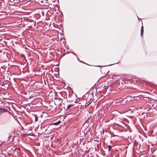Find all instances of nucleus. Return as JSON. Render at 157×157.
<instances>
[{
	"label": "nucleus",
	"mask_w": 157,
	"mask_h": 157,
	"mask_svg": "<svg viewBox=\"0 0 157 157\" xmlns=\"http://www.w3.org/2000/svg\"><path fill=\"white\" fill-rule=\"evenodd\" d=\"M6 112H8L10 113V112L8 111L6 109L1 107L0 108V116L3 113Z\"/></svg>",
	"instance_id": "obj_1"
},
{
	"label": "nucleus",
	"mask_w": 157,
	"mask_h": 157,
	"mask_svg": "<svg viewBox=\"0 0 157 157\" xmlns=\"http://www.w3.org/2000/svg\"><path fill=\"white\" fill-rule=\"evenodd\" d=\"M132 112L136 111V110H138V109L137 108V107L135 106H131L130 107L129 109Z\"/></svg>",
	"instance_id": "obj_2"
},
{
	"label": "nucleus",
	"mask_w": 157,
	"mask_h": 157,
	"mask_svg": "<svg viewBox=\"0 0 157 157\" xmlns=\"http://www.w3.org/2000/svg\"><path fill=\"white\" fill-rule=\"evenodd\" d=\"M9 4L10 5H13V4L14 3V2L15 0H8Z\"/></svg>",
	"instance_id": "obj_3"
},
{
	"label": "nucleus",
	"mask_w": 157,
	"mask_h": 157,
	"mask_svg": "<svg viewBox=\"0 0 157 157\" xmlns=\"http://www.w3.org/2000/svg\"><path fill=\"white\" fill-rule=\"evenodd\" d=\"M74 105L73 104H70L68 105L67 107V110L73 107Z\"/></svg>",
	"instance_id": "obj_4"
},
{
	"label": "nucleus",
	"mask_w": 157,
	"mask_h": 157,
	"mask_svg": "<svg viewBox=\"0 0 157 157\" xmlns=\"http://www.w3.org/2000/svg\"><path fill=\"white\" fill-rule=\"evenodd\" d=\"M143 33H144V27L142 26L141 27V36H142L143 35Z\"/></svg>",
	"instance_id": "obj_5"
},
{
	"label": "nucleus",
	"mask_w": 157,
	"mask_h": 157,
	"mask_svg": "<svg viewBox=\"0 0 157 157\" xmlns=\"http://www.w3.org/2000/svg\"><path fill=\"white\" fill-rule=\"evenodd\" d=\"M127 112V110H125V111H122L121 109L120 110V111L119 112V113H120V114H123V113H124L126 112Z\"/></svg>",
	"instance_id": "obj_6"
},
{
	"label": "nucleus",
	"mask_w": 157,
	"mask_h": 157,
	"mask_svg": "<svg viewBox=\"0 0 157 157\" xmlns=\"http://www.w3.org/2000/svg\"><path fill=\"white\" fill-rule=\"evenodd\" d=\"M33 117H35V121H37L38 120V117H37V116L36 115H35L34 114H33Z\"/></svg>",
	"instance_id": "obj_7"
},
{
	"label": "nucleus",
	"mask_w": 157,
	"mask_h": 157,
	"mask_svg": "<svg viewBox=\"0 0 157 157\" xmlns=\"http://www.w3.org/2000/svg\"><path fill=\"white\" fill-rule=\"evenodd\" d=\"M32 131V129L31 128H30L28 130V132H29V133L28 134V135H30L31 133H32L31 131Z\"/></svg>",
	"instance_id": "obj_8"
},
{
	"label": "nucleus",
	"mask_w": 157,
	"mask_h": 157,
	"mask_svg": "<svg viewBox=\"0 0 157 157\" xmlns=\"http://www.w3.org/2000/svg\"><path fill=\"white\" fill-rule=\"evenodd\" d=\"M117 111H116V110L113 111L111 112V114L112 115H113L114 116H115V113H117Z\"/></svg>",
	"instance_id": "obj_9"
},
{
	"label": "nucleus",
	"mask_w": 157,
	"mask_h": 157,
	"mask_svg": "<svg viewBox=\"0 0 157 157\" xmlns=\"http://www.w3.org/2000/svg\"><path fill=\"white\" fill-rule=\"evenodd\" d=\"M60 121H59L57 122H55L54 123H53L52 124L54 125H58L60 123Z\"/></svg>",
	"instance_id": "obj_10"
},
{
	"label": "nucleus",
	"mask_w": 157,
	"mask_h": 157,
	"mask_svg": "<svg viewBox=\"0 0 157 157\" xmlns=\"http://www.w3.org/2000/svg\"><path fill=\"white\" fill-rule=\"evenodd\" d=\"M137 108H138V109H143L144 110L145 109L144 107L143 106L137 107Z\"/></svg>",
	"instance_id": "obj_11"
},
{
	"label": "nucleus",
	"mask_w": 157,
	"mask_h": 157,
	"mask_svg": "<svg viewBox=\"0 0 157 157\" xmlns=\"http://www.w3.org/2000/svg\"><path fill=\"white\" fill-rule=\"evenodd\" d=\"M111 148L112 147L111 146L109 145L108 146V148L109 150H110L111 149Z\"/></svg>",
	"instance_id": "obj_12"
},
{
	"label": "nucleus",
	"mask_w": 157,
	"mask_h": 157,
	"mask_svg": "<svg viewBox=\"0 0 157 157\" xmlns=\"http://www.w3.org/2000/svg\"><path fill=\"white\" fill-rule=\"evenodd\" d=\"M144 113H144H142L141 114V115H143Z\"/></svg>",
	"instance_id": "obj_13"
},
{
	"label": "nucleus",
	"mask_w": 157,
	"mask_h": 157,
	"mask_svg": "<svg viewBox=\"0 0 157 157\" xmlns=\"http://www.w3.org/2000/svg\"><path fill=\"white\" fill-rule=\"evenodd\" d=\"M43 1H43V0H42L41 1V2H43Z\"/></svg>",
	"instance_id": "obj_14"
},
{
	"label": "nucleus",
	"mask_w": 157,
	"mask_h": 157,
	"mask_svg": "<svg viewBox=\"0 0 157 157\" xmlns=\"http://www.w3.org/2000/svg\"><path fill=\"white\" fill-rule=\"evenodd\" d=\"M104 130H103V133H104Z\"/></svg>",
	"instance_id": "obj_15"
},
{
	"label": "nucleus",
	"mask_w": 157,
	"mask_h": 157,
	"mask_svg": "<svg viewBox=\"0 0 157 157\" xmlns=\"http://www.w3.org/2000/svg\"><path fill=\"white\" fill-rule=\"evenodd\" d=\"M137 17H138V18L139 19H140V18H139V17H138V16H137Z\"/></svg>",
	"instance_id": "obj_16"
}]
</instances>
